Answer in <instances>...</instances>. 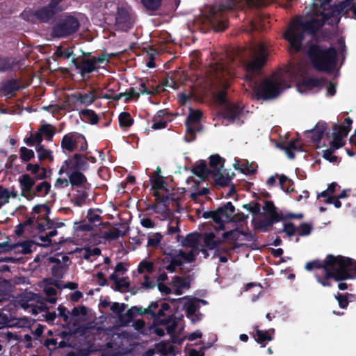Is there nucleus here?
Listing matches in <instances>:
<instances>
[{
  "label": "nucleus",
  "mask_w": 356,
  "mask_h": 356,
  "mask_svg": "<svg viewBox=\"0 0 356 356\" xmlns=\"http://www.w3.org/2000/svg\"><path fill=\"white\" fill-rule=\"evenodd\" d=\"M350 12L351 17L356 19L355 0H345L337 6H332L331 0H314L312 13L294 18L284 33L291 53H296L301 49L306 33L314 34L325 23L336 25L339 22L341 15H349Z\"/></svg>",
  "instance_id": "nucleus-1"
},
{
  "label": "nucleus",
  "mask_w": 356,
  "mask_h": 356,
  "mask_svg": "<svg viewBox=\"0 0 356 356\" xmlns=\"http://www.w3.org/2000/svg\"><path fill=\"white\" fill-rule=\"evenodd\" d=\"M307 270L316 269L315 278L324 287L336 282L356 279V261L341 255L327 254L324 260H314L305 264Z\"/></svg>",
  "instance_id": "nucleus-2"
},
{
  "label": "nucleus",
  "mask_w": 356,
  "mask_h": 356,
  "mask_svg": "<svg viewBox=\"0 0 356 356\" xmlns=\"http://www.w3.org/2000/svg\"><path fill=\"white\" fill-rule=\"evenodd\" d=\"M305 74L306 67L303 64L291 63L261 83L253 81L251 76H248V81L258 97L269 99L276 97L284 90L290 88L291 82L303 77Z\"/></svg>",
  "instance_id": "nucleus-3"
},
{
  "label": "nucleus",
  "mask_w": 356,
  "mask_h": 356,
  "mask_svg": "<svg viewBox=\"0 0 356 356\" xmlns=\"http://www.w3.org/2000/svg\"><path fill=\"white\" fill-rule=\"evenodd\" d=\"M209 73L212 84L220 88L216 95V100L220 104H225V89L229 87L233 72L224 63H216L210 65Z\"/></svg>",
  "instance_id": "nucleus-4"
},
{
  "label": "nucleus",
  "mask_w": 356,
  "mask_h": 356,
  "mask_svg": "<svg viewBox=\"0 0 356 356\" xmlns=\"http://www.w3.org/2000/svg\"><path fill=\"white\" fill-rule=\"evenodd\" d=\"M308 54L312 65L319 71L330 72L335 67L337 51L334 48L323 49L318 45H311Z\"/></svg>",
  "instance_id": "nucleus-5"
},
{
  "label": "nucleus",
  "mask_w": 356,
  "mask_h": 356,
  "mask_svg": "<svg viewBox=\"0 0 356 356\" xmlns=\"http://www.w3.org/2000/svg\"><path fill=\"white\" fill-rule=\"evenodd\" d=\"M352 120L348 118L345 120L341 125H334L333 129V140L330 142V145L332 149H327L323 151V156L330 161L334 162L337 161V157L333 155L334 149H337L343 146L344 143L343 138H346L350 130Z\"/></svg>",
  "instance_id": "nucleus-6"
},
{
  "label": "nucleus",
  "mask_w": 356,
  "mask_h": 356,
  "mask_svg": "<svg viewBox=\"0 0 356 356\" xmlns=\"http://www.w3.org/2000/svg\"><path fill=\"white\" fill-rule=\"evenodd\" d=\"M88 179H56V184L65 187L70 184L72 190L75 192L72 198V202L76 207H82L88 197V190L90 188V184Z\"/></svg>",
  "instance_id": "nucleus-7"
},
{
  "label": "nucleus",
  "mask_w": 356,
  "mask_h": 356,
  "mask_svg": "<svg viewBox=\"0 0 356 356\" xmlns=\"http://www.w3.org/2000/svg\"><path fill=\"white\" fill-rule=\"evenodd\" d=\"M80 27L79 20L73 15H65L54 26L52 36L61 38H66L76 33Z\"/></svg>",
  "instance_id": "nucleus-8"
},
{
  "label": "nucleus",
  "mask_w": 356,
  "mask_h": 356,
  "mask_svg": "<svg viewBox=\"0 0 356 356\" xmlns=\"http://www.w3.org/2000/svg\"><path fill=\"white\" fill-rule=\"evenodd\" d=\"M60 146L64 153H72L76 151L83 152L88 148L84 136L77 132H70L64 135Z\"/></svg>",
  "instance_id": "nucleus-9"
},
{
  "label": "nucleus",
  "mask_w": 356,
  "mask_h": 356,
  "mask_svg": "<svg viewBox=\"0 0 356 356\" xmlns=\"http://www.w3.org/2000/svg\"><path fill=\"white\" fill-rule=\"evenodd\" d=\"M83 158L79 154H74L72 159L65 160L58 170V175L62 176L66 175L69 178H85L80 172L82 169L81 163Z\"/></svg>",
  "instance_id": "nucleus-10"
},
{
  "label": "nucleus",
  "mask_w": 356,
  "mask_h": 356,
  "mask_svg": "<svg viewBox=\"0 0 356 356\" xmlns=\"http://www.w3.org/2000/svg\"><path fill=\"white\" fill-rule=\"evenodd\" d=\"M209 159L211 177L214 178H232L234 176L233 172L224 168L225 159L218 154L211 155Z\"/></svg>",
  "instance_id": "nucleus-11"
},
{
  "label": "nucleus",
  "mask_w": 356,
  "mask_h": 356,
  "mask_svg": "<svg viewBox=\"0 0 356 356\" xmlns=\"http://www.w3.org/2000/svg\"><path fill=\"white\" fill-rule=\"evenodd\" d=\"M135 23V15L129 8H118L115 16V26L118 29L127 31L131 29Z\"/></svg>",
  "instance_id": "nucleus-12"
},
{
  "label": "nucleus",
  "mask_w": 356,
  "mask_h": 356,
  "mask_svg": "<svg viewBox=\"0 0 356 356\" xmlns=\"http://www.w3.org/2000/svg\"><path fill=\"white\" fill-rule=\"evenodd\" d=\"M253 58L246 65V70L248 73H254L257 72L265 63L266 60V51L263 44H258L252 49Z\"/></svg>",
  "instance_id": "nucleus-13"
},
{
  "label": "nucleus",
  "mask_w": 356,
  "mask_h": 356,
  "mask_svg": "<svg viewBox=\"0 0 356 356\" xmlns=\"http://www.w3.org/2000/svg\"><path fill=\"white\" fill-rule=\"evenodd\" d=\"M235 207L231 202H228L222 206L219 207L215 211L217 216L219 218V228L220 229H225V221L222 218H225V221H231L234 217Z\"/></svg>",
  "instance_id": "nucleus-14"
},
{
  "label": "nucleus",
  "mask_w": 356,
  "mask_h": 356,
  "mask_svg": "<svg viewBox=\"0 0 356 356\" xmlns=\"http://www.w3.org/2000/svg\"><path fill=\"white\" fill-rule=\"evenodd\" d=\"M152 190L153 191V195L155 197V200L158 203H163L164 205L169 200L168 195H161L160 192L165 191L169 193L170 189L167 186V184L164 179H150Z\"/></svg>",
  "instance_id": "nucleus-15"
},
{
  "label": "nucleus",
  "mask_w": 356,
  "mask_h": 356,
  "mask_svg": "<svg viewBox=\"0 0 356 356\" xmlns=\"http://www.w3.org/2000/svg\"><path fill=\"white\" fill-rule=\"evenodd\" d=\"M72 62L76 69L79 70L82 77H84L86 74H90L97 69V67L95 65L92 58H82L80 60L73 58Z\"/></svg>",
  "instance_id": "nucleus-16"
},
{
  "label": "nucleus",
  "mask_w": 356,
  "mask_h": 356,
  "mask_svg": "<svg viewBox=\"0 0 356 356\" xmlns=\"http://www.w3.org/2000/svg\"><path fill=\"white\" fill-rule=\"evenodd\" d=\"M170 285L174 290V293L179 296L184 293L183 289L190 288L191 280L189 277L175 275L172 277L170 282Z\"/></svg>",
  "instance_id": "nucleus-17"
},
{
  "label": "nucleus",
  "mask_w": 356,
  "mask_h": 356,
  "mask_svg": "<svg viewBox=\"0 0 356 356\" xmlns=\"http://www.w3.org/2000/svg\"><path fill=\"white\" fill-rule=\"evenodd\" d=\"M33 213L34 214H38V220H42L47 222L48 228H51L54 225V222L49 219V216L51 213L50 207L46 204H37L33 208Z\"/></svg>",
  "instance_id": "nucleus-18"
},
{
  "label": "nucleus",
  "mask_w": 356,
  "mask_h": 356,
  "mask_svg": "<svg viewBox=\"0 0 356 356\" xmlns=\"http://www.w3.org/2000/svg\"><path fill=\"white\" fill-rule=\"evenodd\" d=\"M234 168L246 176H252L255 174L258 165L254 163H249L246 160L236 161L233 164Z\"/></svg>",
  "instance_id": "nucleus-19"
},
{
  "label": "nucleus",
  "mask_w": 356,
  "mask_h": 356,
  "mask_svg": "<svg viewBox=\"0 0 356 356\" xmlns=\"http://www.w3.org/2000/svg\"><path fill=\"white\" fill-rule=\"evenodd\" d=\"M57 11L56 8L50 2L47 6L43 7L35 13V16L42 22H47L53 19Z\"/></svg>",
  "instance_id": "nucleus-20"
},
{
  "label": "nucleus",
  "mask_w": 356,
  "mask_h": 356,
  "mask_svg": "<svg viewBox=\"0 0 356 356\" xmlns=\"http://www.w3.org/2000/svg\"><path fill=\"white\" fill-rule=\"evenodd\" d=\"M201 116L202 113L200 111H191L186 123L188 134L193 135L196 132Z\"/></svg>",
  "instance_id": "nucleus-21"
},
{
  "label": "nucleus",
  "mask_w": 356,
  "mask_h": 356,
  "mask_svg": "<svg viewBox=\"0 0 356 356\" xmlns=\"http://www.w3.org/2000/svg\"><path fill=\"white\" fill-rule=\"evenodd\" d=\"M325 80L323 79L309 78L297 84L298 90L300 93L315 88L321 87Z\"/></svg>",
  "instance_id": "nucleus-22"
},
{
  "label": "nucleus",
  "mask_w": 356,
  "mask_h": 356,
  "mask_svg": "<svg viewBox=\"0 0 356 356\" xmlns=\"http://www.w3.org/2000/svg\"><path fill=\"white\" fill-rule=\"evenodd\" d=\"M36 179H19L21 196L31 200L33 198L34 185Z\"/></svg>",
  "instance_id": "nucleus-23"
},
{
  "label": "nucleus",
  "mask_w": 356,
  "mask_h": 356,
  "mask_svg": "<svg viewBox=\"0 0 356 356\" xmlns=\"http://www.w3.org/2000/svg\"><path fill=\"white\" fill-rule=\"evenodd\" d=\"M192 172L195 175L200 178H208L211 176L209 167H208L207 163L204 160H200L197 161L192 169Z\"/></svg>",
  "instance_id": "nucleus-24"
},
{
  "label": "nucleus",
  "mask_w": 356,
  "mask_h": 356,
  "mask_svg": "<svg viewBox=\"0 0 356 356\" xmlns=\"http://www.w3.org/2000/svg\"><path fill=\"white\" fill-rule=\"evenodd\" d=\"M184 299H188V300L185 303L184 307L186 309V317H190L195 312H198L200 308V305L195 301L194 298H190L188 296H184L181 298L178 299H170L171 301H180Z\"/></svg>",
  "instance_id": "nucleus-25"
},
{
  "label": "nucleus",
  "mask_w": 356,
  "mask_h": 356,
  "mask_svg": "<svg viewBox=\"0 0 356 356\" xmlns=\"http://www.w3.org/2000/svg\"><path fill=\"white\" fill-rule=\"evenodd\" d=\"M71 98L87 106L92 104L97 97L95 95V91L91 90L85 94L77 93L72 95Z\"/></svg>",
  "instance_id": "nucleus-26"
},
{
  "label": "nucleus",
  "mask_w": 356,
  "mask_h": 356,
  "mask_svg": "<svg viewBox=\"0 0 356 356\" xmlns=\"http://www.w3.org/2000/svg\"><path fill=\"white\" fill-rule=\"evenodd\" d=\"M282 149L284 150L289 159H293L295 152H301L302 147L299 140L296 139L289 141L286 145L282 147Z\"/></svg>",
  "instance_id": "nucleus-27"
},
{
  "label": "nucleus",
  "mask_w": 356,
  "mask_h": 356,
  "mask_svg": "<svg viewBox=\"0 0 356 356\" xmlns=\"http://www.w3.org/2000/svg\"><path fill=\"white\" fill-rule=\"evenodd\" d=\"M281 220H283V219L277 218L275 216H268V218L258 221L254 225V228L261 232H267L270 227H273L274 223H277Z\"/></svg>",
  "instance_id": "nucleus-28"
},
{
  "label": "nucleus",
  "mask_w": 356,
  "mask_h": 356,
  "mask_svg": "<svg viewBox=\"0 0 356 356\" xmlns=\"http://www.w3.org/2000/svg\"><path fill=\"white\" fill-rule=\"evenodd\" d=\"M143 307L134 306L128 309L122 316H120V322L129 323L131 322L136 315H143Z\"/></svg>",
  "instance_id": "nucleus-29"
},
{
  "label": "nucleus",
  "mask_w": 356,
  "mask_h": 356,
  "mask_svg": "<svg viewBox=\"0 0 356 356\" xmlns=\"http://www.w3.org/2000/svg\"><path fill=\"white\" fill-rule=\"evenodd\" d=\"M270 331H271L273 334L275 330L274 329H272L271 330H261L257 327L256 328L254 338L258 343L261 344V347L265 346V344H264V342L270 341L273 340V337L269 333Z\"/></svg>",
  "instance_id": "nucleus-30"
},
{
  "label": "nucleus",
  "mask_w": 356,
  "mask_h": 356,
  "mask_svg": "<svg viewBox=\"0 0 356 356\" xmlns=\"http://www.w3.org/2000/svg\"><path fill=\"white\" fill-rule=\"evenodd\" d=\"M200 234L196 232L188 234L181 240V245L185 248H194L197 245H200Z\"/></svg>",
  "instance_id": "nucleus-31"
},
{
  "label": "nucleus",
  "mask_w": 356,
  "mask_h": 356,
  "mask_svg": "<svg viewBox=\"0 0 356 356\" xmlns=\"http://www.w3.org/2000/svg\"><path fill=\"white\" fill-rule=\"evenodd\" d=\"M170 258L166 257L163 259V264L169 262L163 268L169 273H174L176 270V267L183 266V261L177 258L176 255H170Z\"/></svg>",
  "instance_id": "nucleus-32"
},
{
  "label": "nucleus",
  "mask_w": 356,
  "mask_h": 356,
  "mask_svg": "<svg viewBox=\"0 0 356 356\" xmlns=\"http://www.w3.org/2000/svg\"><path fill=\"white\" fill-rule=\"evenodd\" d=\"M334 298L337 300L339 306L341 309H346L349 302L353 301L356 298L354 294L349 293H337V294L334 295Z\"/></svg>",
  "instance_id": "nucleus-33"
},
{
  "label": "nucleus",
  "mask_w": 356,
  "mask_h": 356,
  "mask_svg": "<svg viewBox=\"0 0 356 356\" xmlns=\"http://www.w3.org/2000/svg\"><path fill=\"white\" fill-rule=\"evenodd\" d=\"M51 187V184L47 181L39 183L34 188V191L33 193V197L35 196L44 197L49 193Z\"/></svg>",
  "instance_id": "nucleus-34"
},
{
  "label": "nucleus",
  "mask_w": 356,
  "mask_h": 356,
  "mask_svg": "<svg viewBox=\"0 0 356 356\" xmlns=\"http://www.w3.org/2000/svg\"><path fill=\"white\" fill-rule=\"evenodd\" d=\"M241 109L239 106L233 104H228L225 106V118L229 120H234L240 115Z\"/></svg>",
  "instance_id": "nucleus-35"
},
{
  "label": "nucleus",
  "mask_w": 356,
  "mask_h": 356,
  "mask_svg": "<svg viewBox=\"0 0 356 356\" xmlns=\"http://www.w3.org/2000/svg\"><path fill=\"white\" fill-rule=\"evenodd\" d=\"M38 158L40 161L48 160L52 161L54 159L52 152L46 149L44 145L38 144L35 147Z\"/></svg>",
  "instance_id": "nucleus-36"
},
{
  "label": "nucleus",
  "mask_w": 356,
  "mask_h": 356,
  "mask_svg": "<svg viewBox=\"0 0 356 356\" xmlns=\"http://www.w3.org/2000/svg\"><path fill=\"white\" fill-rule=\"evenodd\" d=\"M19 88L18 84L15 81L9 80L3 82L1 85V91L6 96H11L14 92Z\"/></svg>",
  "instance_id": "nucleus-37"
},
{
  "label": "nucleus",
  "mask_w": 356,
  "mask_h": 356,
  "mask_svg": "<svg viewBox=\"0 0 356 356\" xmlns=\"http://www.w3.org/2000/svg\"><path fill=\"white\" fill-rule=\"evenodd\" d=\"M263 209L268 215V216H275L277 218L284 220L283 215L277 212V208L275 207L273 202L268 200L265 201Z\"/></svg>",
  "instance_id": "nucleus-38"
},
{
  "label": "nucleus",
  "mask_w": 356,
  "mask_h": 356,
  "mask_svg": "<svg viewBox=\"0 0 356 356\" xmlns=\"http://www.w3.org/2000/svg\"><path fill=\"white\" fill-rule=\"evenodd\" d=\"M127 231H122L118 228H113L109 229L104 233L103 238L107 241H114L118 239L120 236L127 235Z\"/></svg>",
  "instance_id": "nucleus-39"
},
{
  "label": "nucleus",
  "mask_w": 356,
  "mask_h": 356,
  "mask_svg": "<svg viewBox=\"0 0 356 356\" xmlns=\"http://www.w3.org/2000/svg\"><path fill=\"white\" fill-rule=\"evenodd\" d=\"M325 129V124H318L314 129L309 131L312 140L314 143H318L322 138Z\"/></svg>",
  "instance_id": "nucleus-40"
},
{
  "label": "nucleus",
  "mask_w": 356,
  "mask_h": 356,
  "mask_svg": "<svg viewBox=\"0 0 356 356\" xmlns=\"http://www.w3.org/2000/svg\"><path fill=\"white\" fill-rule=\"evenodd\" d=\"M40 312H45V320L49 323H54L55 319L58 316L56 312H50L48 309V307L45 304H42L41 305L37 307V308L33 309V312L38 313V311Z\"/></svg>",
  "instance_id": "nucleus-41"
},
{
  "label": "nucleus",
  "mask_w": 356,
  "mask_h": 356,
  "mask_svg": "<svg viewBox=\"0 0 356 356\" xmlns=\"http://www.w3.org/2000/svg\"><path fill=\"white\" fill-rule=\"evenodd\" d=\"M10 284L6 280L0 281V302L7 300L10 297Z\"/></svg>",
  "instance_id": "nucleus-42"
},
{
  "label": "nucleus",
  "mask_w": 356,
  "mask_h": 356,
  "mask_svg": "<svg viewBox=\"0 0 356 356\" xmlns=\"http://www.w3.org/2000/svg\"><path fill=\"white\" fill-rule=\"evenodd\" d=\"M26 170L32 175H39L38 178H46L47 170L44 168L41 167L39 164L29 163L26 168Z\"/></svg>",
  "instance_id": "nucleus-43"
},
{
  "label": "nucleus",
  "mask_w": 356,
  "mask_h": 356,
  "mask_svg": "<svg viewBox=\"0 0 356 356\" xmlns=\"http://www.w3.org/2000/svg\"><path fill=\"white\" fill-rule=\"evenodd\" d=\"M161 323L166 325V331L169 334H173L175 332L177 327V321L173 318L172 316H170L164 320L161 321Z\"/></svg>",
  "instance_id": "nucleus-44"
},
{
  "label": "nucleus",
  "mask_w": 356,
  "mask_h": 356,
  "mask_svg": "<svg viewBox=\"0 0 356 356\" xmlns=\"http://www.w3.org/2000/svg\"><path fill=\"white\" fill-rule=\"evenodd\" d=\"M204 247L207 249L213 250L219 245L220 241H216L215 239V234L211 232L205 234L204 237Z\"/></svg>",
  "instance_id": "nucleus-45"
},
{
  "label": "nucleus",
  "mask_w": 356,
  "mask_h": 356,
  "mask_svg": "<svg viewBox=\"0 0 356 356\" xmlns=\"http://www.w3.org/2000/svg\"><path fill=\"white\" fill-rule=\"evenodd\" d=\"M164 115L163 111H159L156 115L153 118V124L152 125V128L153 129L157 130L163 129L167 126V121L165 120L161 119V118Z\"/></svg>",
  "instance_id": "nucleus-46"
},
{
  "label": "nucleus",
  "mask_w": 356,
  "mask_h": 356,
  "mask_svg": "<svg viewBox=\"0 0 356 356\" xmlns=\"http://www.w3.org/2000/svg\"><path fill=\"white\" fill-rule=\"evenodd\" d=\"M143 6L149 11H156L162 4V0H140Z\"/></svg>",
  "instance_id": "nucleus-47"
},
{
  "label": "nucleus",
  "mask_w": 356,
  "mask_h": 356,
  "mask_svg": "<svg viewBox=\"0 0 356 356\" xmlns=\"http://www.w3.org/2000/svg\"><path fill=\"white\" fill-rule=\"evenodd\" d=\"M280 188L287 193H295L298 191L294 188L293 179H278Z\"/></svg>",
  "instance_id": "nucleus-48"
},
{
  "label": "nucleus",
  "mask_w": 356,
  "mask_h": 356,
  "mask_svg": "<svg viewBox=\"0 0 356 356\" xmlns=\"http://www.w3.org/2000/svg\"><path fill=\"white\" fill-rule=\"evenodd\" d=\"M12 247V250H18L23 254H30L32 252L31 244L29 242L24 241L15 245H10ZM11 250V249L10 250Z\"/></svg>",
  "instance_id": "nucleus-49"
},
{
  "label": "nucleus",
  "mask_w": 356,
  "mask_h": 356,
  "mask_svg": "<svg viewBox=\"0 0 356 356\" xmlns=\"http://www.w3.org/2000/svg\"><path fill=\"white\" fill-rule=\"evenodd\" d=\"M268 2V0H239L242 6H246L249 8L264 6Z\"/></svg>",
  "instance_id": "nucleus-50"
},
{
  "label": "nucleus",
  "mask_w": 356,
  "mask_h": 356,
  "mask_svg": "<svg viewBox=\"0 0 356 356\" xmlns=\"http://www.w3.org/2000/svg\"><path fill=\"white\" fill-rule=\"evenodd\" d=\"M40 130L42 134L46 136V139L49 141L51 140V138L55 134L54 127L49 124L42 125Z\"/></svg>",
  "instance_id": "nucleus-51"
},
{
  "label": "nucleus",
  "mask_w": 356,
  "mask_h": 356,
  "mask_svg": "<svg viewBox=\"0 0 356 356\" xmlns=\"http://www.w3.org/2000/svg\"><path fill=\"white\" fill-rule=\"evenodd\" d=\"M133 119L129 113L123 112L119 115V124L121 127H129L133 124Z\"/></svg>",
  "instance_id": "nucleus-52"
},
{
  "label": "nucleus",
  "mask_w": 356,
  "mask_h": 356,
  "mask_svg": "<svg viewBox=\"0 0 356 356\" xmlns=\"http://www.w3.org/2000/svg\"><path fill=\"white\" fill-rule=\"evenodd\" d=\"M163 236L161 233L156 232L149 234L147 236V246L156 247L161 241Z\"/></svg>",
  "instance_id": "nucleus-53"
},
{
  "label": "nucleus",
  "mask_w": 356,
  "mask_h": 356,
  "mask_svg": "<svg viewBox=\"0 0 356 356\" xmlns=\"http://www.w3.org/2000/svg\"><path fill=\"white\" fill-rule=\"evenodd\" d=\"M80 113L83 118L89 120L91 124H95L98 122L99 118L93 111L84 109Z\"/></svg>",
  "instance_id": "nucleus-54"
},
{
  "label": "nucleus",
  "mask_w": 356,
  "mask_h": 356,
  "mask_svg": "<svg viewBox=\"0 0 356 356\" xmlns=\"http://www.w3.org/2000/svg\"><path fill=\"white\" fill-rule=\"evenodd\" d=\"M154 270V264L152 262L149 261L143 260L140 262L138 266V272L140 274L143 273L145 271L151 273Z\"/></svg>",
  "instance_id": "nucleus-55"
},
{
  "label": "nucleus",
  "mask_w": 356,
  "mask_h": 356,
  "mask_svg": "<svg viewBox=\"0 0 356 356\" xmlns=\"http://www.w3.org/2000/svg\"><path fill=\"white\" fill-rule=\"evenodd\" d=\"M42 141V134L39 129L38 132L32 134L31 136L26 139V143L29 146H33L35 143L40 144Z\"/></svg>",
  "instance_id": "nucleus-56"
},
{
  "label": "nucleus",
  "mask_w": 356,
  "mask_h": 356,
  "mask_svg": "<svg viewBox=\"0 0 356 356\" xmlns=\"http://www.w3.org/2000/svg\"><path fill=\"white\" fill-rule=\"evenodd\" d=\"M340 188V186L337 182L330 184L326 190L318 194L317 197H327L328 195H332L335 191Z\"/></svg>",
  "instance_id": "nucleus-57"
},
{
  "label": "nucleus",
  "mask_w": 356,
  "mask_h": 356,
  "mask_svg": "<svg viewBox=\"0 0 356 356\" xmlns=\"http://www.w3.org/2000/svg\"><path fill=\"white\" fill-rule=\"evenodd\" d=\"M57 310L58 312V314L57 316L58 317H60L63 318V321L66 324H69L70 323V312L68 311V309L63 306V305H59Z\"/></svg>",
  "instance_id": "nucleus-58"
},
{
  "label": "nucleus",
  "mask_w": 356,
  "mask_h": 356,
  "mask_svg": "<svg viewBox=\"0 0 356 356\" xmlns=\"http://www.w3.org/2000/svg\"><path fill=\"white\" fill-rule=\"evenodd\" d=\"M243 208L247 209L254 216L261 213V205L258 202H252L248 204H245L243 205Z\"/></svg>",
  "instance_id": "nucleus-59"
},
{
  "label": "nucleus",
  "mask_w": 356,
  "mask_h": 356,
  "mask_svg": "<svg viewBox=\"0 0 356 356\" xmlns=\"http://www.w3.org/2000/svg\"><path fill=\"white\" fill-rule=\"evenodd\" d=\"M241 230L238 229H232L230 231L225 232L222 236L224 239L231 240L232 241H236L238 240L241 235Z\"/></svg>",
  "instance_id": "nucleus-60"
},
{
  "label": "nucleus",
  "mask_w": 356,
  "mask_h": 356,
  "mask_svg": "<svg viewBox=\"0 0 356 356\" xmlns=\"http://www.w3.org/2000/svg\"><path fill=\"white\" fill-rule=\"evenodd\" d=\"M20 159L24 161H29L34 158L35 153L32 149H29L25 147H22L19 149Z\"/></svg>",
  "instance_id": "nucleus-61"
},
{
  "label": "nucleus",
  "mask_w": 356,
  "mask_h": 356,
  "mask_svg": "<svg viewBox=\"0 0 356 356\" xmlns=\"http://www.w3.org/2000/svg\"><path fill=\"white\" fill-rule=\"evenodd\" d=\"M312 230V226L307 222H302L297 228L298 234L300 236H308Z\"/></svg>",
  "instance_id": "nucleus-62"
},
{
  "label": "nucleus",
  "mask_w": 356,
  "mask_h": 356,
  "mask_svg": "<svg viewBox=\"0 0 356 356\" xmlns=\"http://www.w3.org/2000/svg\"><path fill=\"white\" fill-rule=\"evenodd\" d=\"M73 51L72 48L63 49L62 47H58L56 51L55 55L57 57H64L66 58H70L73 56Z\"/></svg>",
  "instance_id": "nucleus-63"
},
{
  "label": "nucleus",
  "mask_w": 356,
  "mask_h": 356,
  "mask_svg": "<svg viewBox=\"0 0 356 356\" xmlns=\"http://www.w3.org/2000/svg\"><path fill=\"white\" fill-rule=\"evenodd\" d=\"M177 256L188 263H193L196 259V256L194 254L193 252L191 250L186 252L182 250H179Z\"/></svg>",
  "instance_id": "nucleus-64"
}]
</instances>
